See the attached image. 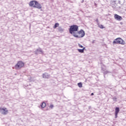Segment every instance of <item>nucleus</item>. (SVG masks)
<instances>
[{"label":"nucleus","mask_w":126,"mask_h":126,"mask_svg":"<svg viewBox=\"0 0 126 126\" xmlns=\"http://www.w3.org/2000/svg\"><path fill=\"white\" fill-rule=\"evenodd\" d=\"M34 53L35 55H39V54H43V52L41 48H39L38 49H36L35 51H34Z\"/></svg>","instance_id":"9"},{"label":"nucleus","mask_w":126,"mask_h":126,"mask_svg":"<svg viewBox=\"0 0 126 126\" xmlns=\"http://www.w3.org/2000/svg\"><path fill=\"white\" fill-rule=\"evenodd\" d=\"M79 47H80V48H84L83 46H82V45H81L80 44L79 45Z\"/></svg>","instance_id":"22"},{"label":"nucleus","mask_w":126,"mask_h":126,"mask_svg":"<svg viewBox=\"0 0 126 126\" xmlns=\"http://www.w3.org/2000/svg\"><path fill=\"white\" fill-rule=\"evenodd\" d=\"M93 95H94V94L93 93L91 94V96H93Z\"/></svg>","instance_id":"23"},{"label":"nucleus","mask_w":126,"mask_h":126,"mask_svg":"<svg viewBox=\"0 0 126 126\" xmlns=\"http://www.w3.org/2000/svg\"><path fill=\"white\" fill-rule=\"evenodd\" d=\"M36 0H32L30 2L29 5L30 6H32V7H34V5H35Z\"/></svg>","instance_id":"11"},{"label":"nucleus","mask_w":126,"mask_h":126,"mask_svg":"<svg viewBox=\"0 0 126 126\" xmlns=\"http://www.w3.org/2000/svg\"><path fill=\"white\" fill-rule=\"evenodd\" d=\"M100 28H101L102 29H103V28H104V27L103 26V25H101L100 27Z\"/></svg>","instance_id":"21"},{"label":"nucleus","mask_w":126,"mask_h":126,"mask_svg":"<svg viewBox=\"0 0 126 126\" xmlns=\"http://www.w3.org/2000/svg\"><path fill=\"white\" fill-rule=\"evenodd\" d=\"M120 112V108L119 107H116L115 108V119H117L118 118V114H119V112Z\"/></svg>","instance_id":"10"},{"label":"nucleus","mask_w":126,"mask_h":126,"mask_svg":"<svg viewBox=\"0 0 126 126\" xmlns=\"http://www.w3.org/2000/svg\"><path fill=\"white\" fill-rule=\"evenodd\" d=\"M46 106V104L45 102H42L41 105V108H42V109H44V108H45Z\"/></svg>","instance_id":"13"},{"label":"nucleus","mask_w":126,"mask_h":126,"mask_svg":"<svg viewBox=\"0 0 126 126\" xmlns=\"http://www.w3.org/2000/svg\"><path fill=\"white\" fill-rule=\"evenodd\" d=\"M70 34H71L75 38H78L79 35V31H78V26L75 25H72L69 29Z\"/></svg>","instance_id":"1"},{"label":"nucleus","mask_w":126,"mask_h":126,"mask_svg":"<svg viewBox=\"0 0 126 126\" xmlns=\"http://www.w3.org/2000/svg\"><path fill=\"white\" fill-rule=\"evenodd\" d=\"M96 22H98V19H96Z\"/></svg>","instance_id":"25"},{"label":"nucleus","mask_w":126,"mask_h":126,"mask_svg":"<svg viewBox=\"0 0 126 126\" xmlns=\"http://www.w3.org/2000/svg\"><path fill=\"white\" fill-rule=\"evenodd\" d=\"M24 66V63L19 61L15 65L16 69H20V68Z\"/></svg>","instance_id":"3"},{"label":"nucleus","mask_w":126,"mask_h":126,"mask_svg":"<svg viewBox=\"0 0 126 126\" xmlns=\"http://www.w3.org/2000/svg\"><path fill=\"white\" fill-rule=\"evenodd\" d=\"M0 113L2 114V115H7L8 113V110H7V109L6 108H0Z\"/></svg>","instance_id":"5"},{"label":"nucleus","mask_w":126,"mask_h":126,"mask_svg":"<svg viewBox=\"0 0 126 126\" xmlns=\"http://www.w3.org/2000/svg\"><path fill=\"white\" fill-rule=\"evenodd\" d=\"M84 50H86L85 49V47H83L82 49H79V53H84Z\"/></svg>","instance_id":"16"},{"label":"nucleus","mask_w":126,"mask_h":126,"mask_svg":"<svg viewBox=\"0 0 126 126\" xmlns=\"http://www.w3.org/2000/svg\"><path fill=\"white\" fill-rule=\"evenodd\" d=\"M79 87H80V88L82 87V83H79Z\"/></svg>","instance_id":"19"},{"label":"nucleus","mask_w":126,"mask_h":126,"mask_svg":"<svg viewBox=\"0 0 126 126\" xmlns=\"http://www.w3.org/2000/svg\"><path fill=\"white\" fill-rule=\"evenodd\" d=\"M114 18L115 19H116V20H117L118 21H121V20H123V17L117 14H115L114 15Z\"/></svg>","instance_id":"7"},{"label":"nucleus","mask_w":126,"mask_h":126,"mask_svg":"<svg viewBox=\"0 0 126 126\" xmlns=\"http://www.w3.org/2000/svg\"><path fill=\"white\" fill-rule=\"evenodd\" d=\"M60 25V24L58 23H55L54 26L53 27L54 29H56V28H57V27H59V26Z\"/></svg>","instance_id":"14"},{"label":"nucleus","mask_w":126,"mask_h":126,"mask_svg":"<svg viewBox=\"0 0 126 126\" xmlns=\"http://www.w3.org/2000/svg\"><path fill=\"white\" fill-rule=\"evenodd\" d=\"M121 24H122V23H121Z\"/></svg>","instance_id":"30"},{"label":"nucleus","mask_w":126,"mask_h":126,"mask_svg":"<svg viewBox=\"0 0 126 126\" xmlns=\"http://www.w3.org/2000/svg\"><path fill=\"white\" fill-rule=\"evenodd\" d=\"M35 5L33 6V7L34 8H37L38 9H41L42 8V5L41 4L39 3L38 1H36L35 4H34Z\"/></svg>","instance_id":"6"},{"label":"nucleus","mask_w":126,"mask_h":126,"mask_svg":"<svg viewBox=\"0 0 126 126\" xmlns=\"http://www.w3.org/2000/svg\"><path fill=\"white\" fill-rule=\"evenodd\" d=\"M117 1H113L111 2V6L115 8V9H118V8H120V6L118 5V4L116 3Z\"/></svg>","instance_id":"4"},{"label":"nucleus","mask_w":126,"mask_h":126,"mask_svg":"<svg viewBox=\"0 0 126 126\" xmlns=\"http://www.w3.org/2000/svg\"><path fill=\"white\" fill-rule=\"evenodd\" d=\"M89 108H91V107L90 106Z\"/></svg>","instance_id":"28"},{"label":"nucleus","mask_w":126,"mask_h":126,"mask_svg":"<svg viewBox=\"0 0 126 126\" xmlns=\"http://www.w3.org/2000/svg\"><path fill=\"white\" fill-rule=\"evenodd\" d=\"M77 85L78 86H79V83H78Z\"/></svg>","instance_id":"24"},{"label":"nucleus","mask_w":126,"mask_h":126,"mask_svg":"<svg viewBox=\"0 0 126 126\" xmlns=\"http://www.w3.org/2000/svg\"><path fill=\"white\" fill-rule=\"evenodd\" d=\"M85 36V32L83 30L79 31V38H82Z\"/></svg>","instance_id":"8"},{"label":"nucleus","mask_w":126,"mask_h":126,"mask_svg":"<svg viewBox=\"0 0 126 126\" xmlns=\"http://www.w3.org/2000/svg\"><path fill=\"white\" fill-rule=\"evenodd\" d=\"M43 78H50V75L47 73H44L42 74Z\"/></svg>","instance_id":"12"},{"label":"nucleus","mask_w":126,"mask_h":126,"mask_svg":"<svg viewBox=\"0 0 126 126\" xmlns=\"http://www.w3.org/2000/svg\"><path fill=\"white\" fill-rule=\"evenodd\" d=\"M121 24H122V23H121Z\"/></svg>","instance_id":"31"},{"label":"nucleus","mask_w":126,"mask_h":126,"mask_svg":"<svg viewBox=\"0 0 126 126\" xmlns=\"http://www.w3.org/2000/svg\"><path fill=\"white\" fill-rule=\"evenodd\" d=\"M113 100L114 101H116V100H117V97H113Z\"/></svg>","instance_id":"20"},{"label":"nucleus","mask_w":126,"mask_h":126,"mask_svg":"<svg viewBox=\"0 0 126 126\" xmlns=\"http://www.w3.org/2000/svg\"><path fill=\"white\" fill-rule=\"evenodd\" d=\"M50 108H51V109H53V108H54V105L51 104L50 106Z\"/></svg>","instance_id":"17"},{"label":"nucleus","mask_w":126,"mask_h":126,"mask_svg":"<svg viewBox=\"0 0 126 126\" xmlns=\"http://www.w3.org/2000/svg\"><path fill=\"white\" fill-rule=\"evenodd\" d=\"M58 30L61 32V33H63V29L61 27H59Z\"/></svg>","instance_id":"15"},{"label":"nucleus","mask_w":126,"mask_h":126,"mask_svg":"<svg viewBox=\"0 0 126 126\" xmlns=\"http://www.w3.org/2000/svg\"><path fill=\"white\" fill-rule=\"evenodd\" d=\"M78 52H79V49H78Z\"/></svg>","instance_id":"27"},{"label":"nucleus","mask_w":126,"mask_h":126,"mask_svg":"<svg viewBox=\"0 0 126 126\" xmlns=\"http://www.w3.org/2000/svg\"><path fill=\"white\" fill-rule=\"evenodd\" d=\"M89 108H91V107L90 106Z\"/></svg>","instance_id":"29"},{"label":"nucleus","mask_w":126,"mask_h":126,"mask_svg":"<svg viewBox=\"0 0 126 126\" xmlns=\"http://www.w3.org/2000/svg\"><path fill=\"white\" fill-rule=\"evenodd\" d=\"M102 70H103V71H104V69H103V68H102Z\"/></svg>","instance_id":"26"},{"label":"nucleus","mask_w":126,"mask_h":126,"mask_svg":"<svg viewBox=\"0 0 126 126\" xmlns=\"http://www.w3.org/2000/svg\"><path fill=\"white\" fill-rule=\"evenodd\" d=\"M113 44L114 45H117V44H121V45H125V44H126V42L121 37H118L115 39L113 41Z\"/></svg>","instance_id":"2"},{"label":"nucleus","mask_w":126,"mask_h":126,"mask_svg":"<svg viewBox=\"0 0 126 126\" xmlns=\"http://www.w3.org/2000/svg\"><path fill=\"white\" fill-rule=\"evenodd\" d=\"M110 72L108 71H105L103 72L104 74H107V73H109Z\"/></svg>","instance_id":"18"}]
</instances>
